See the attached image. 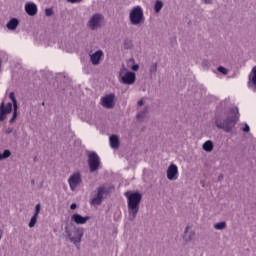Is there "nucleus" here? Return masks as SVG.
I'll list each match as a JSON object with an SVG mask.
<instances>
[{
    "label": "nucleus",
    "mask_w": 256,
    "mask_h": 256,
    "mask_svg": "<svg viewBox=\"0 0 256 256\" xmlns=\"http://www.w3.org/2000/svg\"><path fill=\"white\" fill-rule=\"evenodd\" d=\"M239 119V109L233 108L230 110L228 116L226 118H216V127L218 129H223L226 133H231L233 131V127L237 125V121Z\"/></svg>",
    "instance_id": "f257e3e1"
},
{
    "label": "nucleus",
    "mask_w": 256,
    "mask_h": 256,
    "mask_svg": "<svg viewBox=\"0 0 256 256\" xmlns=\"http://www.w3.org/2000/svg\"><path fill=\"white\" fill-rule=\"evenodd\" d=\"M125 197L128 200V213L131 221H135L139 213V205L143 196L139 192H126Z\"/></svg>",
    "instance_id": "f03ea898"
},
{
    "label": "nucleus",
    "mask_w": 256,
    "mask_h": 256,
    "mask_svg": "<svg viewBox=\"0 0 256 256\" xmlns=\"http://www.w3.org/2000/svg\"><path fill=\"white\" fill-rule=\"evenodd\" d=\"M129 19L132 25H141L145 21L143 8L136 6L130 11Z\"/></svg>",
    "instance_id": "7ed1b4c3"
},
{
    "label": "nucleus",
    "mask_w": 256,
    "mask_h": 256,
    "mask_svg": "<svg viewBox=\"0 0 256 256\" xmlns=\"http://www.w3.org/2000/svg\"><path fill=\"white\" fill-rule=\"evenodd\" d=\"M88 165L91 173H94V171H97L99 169V165H101V159L99 158V155L95 152H91L88 155Z\"/></svg>",
    "instance_id": "20e7f679"
},
{
    "label": "nucleus",
    "mask_w": 256,
    "mask_h": 256,
    "mask_svg": "<svg viewBox=\"0 0 256 256\" xmlns=\"http://www.w3.org/2000/svg\"><path fill=\"white\" fill-rule=\"evenodd\" d=\"M71 243H74V245H78L79 243H81V239H83V228H75L73 230V232H66Z\"/></svg>",
    "instance_id": "39448f33"
},
{
    "label": "nucleus",
    "mask_w": 256,
    "mask_h": 256,
    "mask_svg": "<svg viewBox=\"0 0 256 256\" xmlns=\"http://www.w3.org/2000/svg\"><path fill=\"white\" fill-rule=\"evenodd\" d=\"M81 173L76 172L74 174H72L69 179H68V185L71 189V191H75V189H77V187H79V185H81Z\"/></svg>",
    "instance_id": "423d86ee"
},
{
    "label": "nucleus",
    "mask_w": 256,
    "mask_h": 256,
    "mask_svg": "<svg viewBox=\"0 0 256 256\" xmlns=\"http://www.w3.org/2000/svg\"><path fill=\"white\" fill-rule=\"evenodd\" d=\"M11 111H13V104L9 102L5 105V102H2L0 104V121H5Z\"/></svg>",
    "instance_id": "0eeeda50"
},
{
    "label": "nucleus",
    "mask_w": 256,
    "mask_h": 256,
    "mask_svg": "<svg viewBox=\"0 0 256 256\" xmlns=\"http://www.w3.org/2000/svg\"><path fill=\"white\" fill-rule=\"evenodd\" d=\"M101 105L105 109H113L115 107V94H108L101 98Z\"/></svg>",
    "instance_id": "6e6552de"
},
{
    "label": "nucleus",
    "mask_w": 256,
    "mask_h": 256,
    "mask_svg": "<svg viewBox=\"0 0 256 256\" xmlns=\"http://www.w3.org/2000/svg\"><path fill=\"white\" fill-rule=\"evenodd\" d=\"M179 178V168L177 165L171 164L167 169V179L169 181H177Z\"/></svg>",
    "instance_id": "1a4fd4ad"
},
{
    "label": "nucleus",
    "mask_w": 256,
    "mask_h": 256,
    "mask_svg": "<svg viewBox=\"0 0 256 256\" xmlns=\"http://www.w3.org/2000/svg\"><path fill=\"white\" fill-rule=\"evenodd\" d=\"M103 16L101 14H94L89 21V27L92 30L97 29V27H101V20Z\"/></svg>",
    "instance_id": "9d476101"
},
{
    "label": "nucleus",
    "mask_w": 256,
    "mask_h": 256,
    "mask_svg": "<svg viewBox=\"0 0 256 256\" xmlns=\"http://www.w3.org/2000/svg\"><path fill=\"white\" fill-rule=\"evenodd\" d=\"M135 73L134 72H126L124 76L121 78V82L124 83V85H133L135 83Z\"/></svg>",
    "instance_id": "9b49d317"
},
{
    "label": "nucleus",
    "mask_w": 256,
    "mask_h": 256,
    "mask_svg": "<svg viewBox=\"0 0 256 256\" xmlns=\"http://www.w3.org/2000/svg\"><path fill=\"white\" fill-rule=\"evenodd\" d=\"M89 219H91V217H89V216L83 217L80 214H73L71 216V221L76 223V225H85V223H87V221H89Z\"/></svg>",
    "instance_id": "f8f14e48"
},
{
    "label": "nucleus",
    "mask_w": 256,
    "mask_h": 256,
    "mask_svg": "<svg viewBox=\"0 0 256 256\" xmlns=\"http://www.w3.org/2000/svg\"><path fill=\"white\" fill-rule=\"evenodd\" d=\"M25 11L27 15L34 17V15H37V5L35 3H27L25 5Z\"/></svg>",
    "instance_id": "ddd939ff"
},
{
    "label": "nucleus",
    "mask_w": 256,
    "mask_h": 256,
    "mask_svg": "<svg viewBox=\"0 0 256 256\" xmlns=\"http://www.w3.org/2000/svg\"><path fill=\"white\" fill-rule=\"evenodd\" d=\"M101 57H103V52L101 50H98L94 54L90 55L92 65H99Z\"/></svg>",
    "instance_id": "4468645a"
},
{
    "label": "nucleus",
    "mask_w": 256,
    "mask_h": 256,
    "mask_svg": "<svg viewBox=\"0 0 256 256\" xmlns=\"http://www.w3.org/2000/svg\"><path fill=\"white\" fill-rule=\"evenodd\" d=\"M193 237H195V232H191V227L187 226L184 232V241H186V243L189 241H193Z\"/></svg>",
    "instance_id": "2eb2a0df"
},
{
    "label": "nucleus",
    "mask_w": 256,
    "mask_h": 256,
    "mask_svg": "<svg viewBox=\"0 0 256 256\" xmlns=\"http://www.w3.org/2000/svg\"><path fill=\"white\" fill-rule=\"evenodd\" d=\"M7 29L10 31H15L17 27H19V20L17 18H12L7 24H6Z\"/></svg>",
    "instance_id": "dca6fc26"
},
{
    "label": "nucleus",
    "mask_w": 256,
    "mask_h": 256,
    "mask_svg": "<svg viewBox=\"0 0 256 256\" xmlns=\"http://www.w3.org/2000/svg\"><path fill=\"white\" fill-rule=\"evenodd\" d=\"M109 141L112 149H119V137L117 135H111Z\"/></svg>",
    "instance_id": "f3484780"
},
{
    "label": "nucleus",
    "mask_w": 256,
    "mask_h": 256,
    "mask_svg": "<svg viewBox=\"0 0 256 256\" xmlns=\"http://www.w3.org/2000/svg\"><path fill=\"white\" fill-rule=\"evenodd\" d=\"M203 149L204 151H213V142H211V140H208L206 141L204 144H203Z\"/></svg>",
    "instance_id": "a211bd4d"
},
{
    "label": "nucleus",
    "mask_w": 256,
    "mask_h": 256,
    "mask_svg": "<svg viewBox=\"0 0 256 256\" xmlns=\"http://www.w3.org/2000/svg\"><path fill=\"white\" fill-rule=\"evenodd\" d=\"M103 195H105V187L102 186L98 188L96 197L103 201Z\"/></svg>",
    "instance_id": "6ab92c4d"
},
{
    "label": "nucleus",
    "mask_w": 256,
    "mask_h": 256,
    "mask_svg": "<svg viewBox=\"0 0 256 256\" xmlns=\"http://www.w3.org/2000/svg\"><path fill=\"white\" fill-rule=\"evenodd\" d=\"M161 9H163V2H161V0H157L154 6V10L156 13H159Z\"/></svg>",
    "instance_id": "aec40b11"
},
{
    "label": "nucleus",
    "mask_w": 256,
    "mask_h": 256,
    "mask_svg": "<svg viewBox=\"0 0 256 256\" xmlns=\"http://www.w3.org/2000/svg\"><path fill=\"white\" fill-rule=\"evenodd\" d=\"M9 99H11L12 103H13V108L17 109V99H15V93L11 92L9 94Z\"/></svg>",
    "instance_id": "412c9836"
},
{
    "label": "nucleus",
    "mask_w": 256,
    "mask_h": 256,
    "mask_svg": "<svg viewBox=\"0 0 256 256\" xmlns=\"http://www.w3.org/2000/svg\"><path fill=\"white\" fill-rule=\"evenodd\" d=\"M8 157H11V151L5 150L2 154H0V161H3V159H7Z\"/></svg>",
    "instance_id": "4be33fe9"
},
{
    "label": "nucleus",
    "mask_w": 256,
    "mask_h": 256,
    "mask_svg": "<svg viewBox=\"0 0 256 256\" xmlns=\"http://www.w3.org/2000/svg\"><path fill=\"white\" fill-rule=\"evenodd\" d=\"M90 203H91V205H101V203H103V200H101V198H97V196H95L94 198L91 199Z\"/></svg>",
    "instance_id": "5701e85b"
},
{
    "label": "nucleus",
    "mask_w": 256,
    "mask_h": 256,
    "mask_svg": "<svg viewBox=\"0 0 256 256\" xmlns=\"http://www.w3.org/2000/svg\"><path fill=\"white\" fill-rule=\"evenodd\" d=\"M227 227V224L225 222H219L214 225V228L217 230L225 229Z\"/></svg>",
    "instance_id": "b1692460"
},
{
    "label": "nucleus",
    "mask_w": 256,
    "mask_h": 256,
    "mask_svg": "<svg viewBox=\"0 0 256 256\" xmlns=\"http://www.w3.org/2000/svg\"><path fill=\"white\" fill-rule=\"evenodd\" d=\"M37 217H38V216H35V215L32 216V218H31V220H30V222H29V227H30V229L33 228V227H35V225H36V223H37Z\"/></svg>",
    "instance_id": "393cba45"
},
{
    "label": "nucleus",
    "mask_w": 256,
    "mask_h": 256,
    "mask_svg": "<svg viewBox=\"0 0 256 256\" xmlns=\"http://www.w3.org/2000/svg\"><path fill=\"white\" fill-rule=\"evenodd\" d=\"M145 115H147V109H144V111L140 112L137 114V119L139 121H141V119H143V117H145Z\"/></svg>",
    "instance_id": "a878e982"
},
{
    "label": "nucleus",
    "mask_w": 256,
    "mask_h": 256,
    "mask_svg": "<svg viewBox=\"0 0 256 256\" xmlns=\"http://www.w3.org/2000/svg\"><path fill=\"white\" fill-rule=\"evenodd\" d=\"M252 73H253V76H252V83H253V85H255V87H256V66L253 67Z\"/></svg>",
    "instance_id": "bb28decb"
},
{
    "label": "nucleus",
    "mask_w": 256,
    "mask_h": 256,
    "mask_svg": "<svg viewBox=\"0 0 256 256\" xmlns=\"http://www.w3.org/2000/svg\"><path fill=\"white\" fill-rule=\"evenodd\" d=\"M39 213H41V204H37L35 206V213L34 216L39 217Z\"/></svg>",
    "instance_id": "cd10ccee"
},
{
    "label": "nucleus",
    "mask_w": 256,
    "mask_h": 256,
    "mask_svg": "<svg viewBox=\"0 0 256 256\" xmlns=\"http://www.w3.org/2000/svg\"><path fill=\"white\" fill-rule=\"evenodd\" d=\"M218 71H219V73H222L223 75H227V73H229L227 68H225L223 66L218 67Z\"/></svg>",
    "instance_id": "c85d7f7f"
},
{
    "label": "nucleus",
    "mask_w": 256,
    "mask_h": 256,
    "mask_svg": "<svg viewBox=\"0 0 256 256\" xmlns=\"http://www.w3.org/2000/svg\"><path fill=\"white\" fill-rule=\"evenodd\" d=\"M45 15H46L47 17H51V15H53V9L47 8V9L45 10Z\"/></svg>",
    "instance_id": "c756f323"
},
{
    "label": "nucleus",
    "mask_w": 256,
    "mask_h": 256,
    "mask_svg": "<svg viewBox=\"0 0 256 256\" xmlns=\"http://www.w3.org/2000/svg\"><path fill=\"white\" fill-rule=\"evenodd\" d=\"M16 119H17V108L14 109L13 116L10 119V123H13V121H15Z\"/></svg>",
    "instance_id": "7c9ffc66"
},
{
    "label": "nucleus",
    "mask_w": 256,
    "mask_h": 256,
    "mask_svg": "<svg viewBox=\"0 0 256 256\" xmlns=\"http://www.w3.org/2000/svg\"><path fill=\"white\" fill-rule=\"evenodd\" d=\"M243 131L245 133H249V131H250L249 125L246 124L245 127L243 128Z\"/></svg>",
    "instance_id": "2f4dec72"
},
{
    "label": "nucleus",
    "mask_w": 256,
    "mask_h": 256,
    "mask_svg": "<svg viewBox=\"0 0 256 256\" xmlns=\"http://www.w3.org/2000/svg\"><path fill=\"white\" fill-rule=\"evenodd\" d=\"M132 71H139V65H133Z\"/></svg>",
    "instance_id": "473e14b6"
},
{
    "label": "nucleus",
    "mask_w": 256,
    "mask_h": 256,
    "mask_svg": "<svg viewBox=\"0 0 256 256\" xmlns=\"http://www.w3.org/2000/svg\"><path fill=\"white\" fill-rule=\"evenodd\" d=\"M70 209L75 210L77 209V204L73 203L70 205Z\"/></svg>",
    "instance_id": "72a5a7b5"
},
{
    "label": "nucleus",
    "mask_w": 256,
    "mask_h": 256,
    "mask_svg": "<svg viewBox=\"0 0 256 256\" xmlns=\"http://www.w3.org/2000/svg\"><path fill=\"white\" fill-rule=\"evenodd\" d=\"M81 0H68V3H80Z\"/></svg>",
    "instance_id": "f704fd0d"
},
{
    "label": "nucleus",
    "mask_w": 256,
    "mask_h": 256,
    "mask_svg": "<svg viewBox=\"0 0 256 256\" xmlns=\"http://www.w3.org/2000/svg\"><path fill=\"white\" fill-rule=\"evenodd\" d=\"M138 106H139V107H143V100H139V101H138Z\"/></svg>",
    "instance_id": "c9c22d12"
},
{
    "label": "nucleus",
    "mask_w": 256,
    "mask_h": 256,
    "mask_svg": "<svg viewBox=\"0 0 256 256\" xmlns=\"http://www.w3.org/2000/svg\"><path fill=\"white\" fill-rule=\"evenodd\" d=\"M212 0H204V3H211Z\"/></svg>",
    "instance_id": "e433bc0d"
},
{
    "label": "nucleus",
    "mask_w": 256,
    "mask_h": 256,
    "mask_svg": "<svg viewBox=\"0 0 256 256\" xmlns=\"http://www.w3.org/2000/svg\"><path fill=\"white\" fill-rule=\"evenodd\" d=\"M154 70L157 71V64L154 65Z\"/></svg>",
    "instance_id": "4c0bfd02"
},
{
    "label": "nucleus",
    "mask_w": 256,
    "mask_h": 256,
    "mask_svg": "<svg viewBox=\"0 0 256 256\" xmlns=\"http://www.w3.org/2000/svg\"><path fill=\"white\" fill-rule=\"evenodd\" d=\"M219 179H223V176H220Z\"/></svg>",
    "instance_id": "58836bf2"
}]
</instances>
